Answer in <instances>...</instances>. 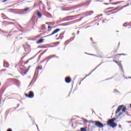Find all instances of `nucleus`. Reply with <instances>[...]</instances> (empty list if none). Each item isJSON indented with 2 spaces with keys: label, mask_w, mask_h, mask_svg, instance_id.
I'll return each mask as SVG.
<instances>
[{
  "label": "nucleus",
  "mask_w": 131,
  "mask_h": 131,
  "mask_svg": "<svg viewBox=\"0 0 131 131\" xmlns=\"http://www.w3.org/2000/svg\"><path fill=\"white\" fill-rule=\"evenodd\" d=\"M116 120V118H113V119H109L107 122V125H109L110 127L112 128H115L117 126L116 123L114 122L115 120Z\"/></svg>",
  "instance_id": "nucleus-1"
},
{
  "label": "nucleus",
  "mask_w": 131,
  "mask_h": 131,
  "mask_svg": "<svg viewBox=\"0 0 131 131\" xmlns=\"http://www.w3.org/2000/svg\"><path fill=\"white\" fill-rule=\"evenodd\" d=\"M90 123H95V126H96V127H98V128H103L104 127V125L103 123H102L101 122H100V121H94L92 120H90V121H89Z\"/></svg>",
  "instance_id": "nucleus-2"
},
{
  "label": "nucleus",
  "mask_w": 131,
  "mask_h": 131,
  "mask_svg": "<svg viewBox=\"0 0 131 131\" xmlns=\"http://www.w3.org/2000/svg\"><path fill=\"white\" fill-rule=\"evenodd\" d=\"M121 110H122L123 112H125L126 110V106H124V104H122L118 107L117 110L116 111L115 114H117V113L120 112Z\"/></svg>",
  "instance_id": "nucleus-3"
},
{
  "label": "nucleus",
  "mask_w": 131,
  "mask_h": 131,
  "mask_svg": "<svg viewBox=\"0 0 131 131\" xmlns=\"http://www.w3.org/2000/svg\"><path fill=\"white\" fill-rule=\"evenodd\" d=\"M25 95L27 98H33L34 97V93L33 91H30L29 94H25Z\"/></svg>",
  "instance_id": "nucleus-4"
},
{
  "label": "nucleus",
  "mask_w": 131,
  "mask_h": 131,
  "mask_svg": "<svg viewBox=\"0 0 131 131\" xmlns=\"http://www.w3.org/2000/svg\"><path fill=\"white\" fill-rule=\"evenodd\" d=\"M60 31V29H56V30H55L51 34L48 35H47V36H44L43 37L44 38H46V37H49V36H51L53 35H54L55 34H56L57 33H58V32H59Z\"/></svg>",
  "instance_id": "nucleus-5"
},
{
  "label": "nucleus",
  "mask_w": 131,
  "mask_h": 131,
  "mask_svg": "<svg viewBox=\"0 0 131 131\" xmlns=\"http://www.w3.org/2000/svg\"><path fill=\"white\" fill-rule=\"evenodd\" d=\"M64 81L67 83H70L72 81L71 78L70 77H67L66 79H64Z\"/></svg>",
  "instance_id": "nucleus-6"
},
{
  "label": "nucleus",
  "mask_w": 131,
  "mask_h": 131,
  "mask_svg": "<svg viewBox=\"0 0 131 131\" xmlns=\"http://www.w3.org/2000/svg\"><path fill=\"white\" fill-rule=\"evenodd\" d=\"M53 57H55V55H51V56H50L48 57H47L46 58V59H48L47 62H48L50 61V59L53 58Z\"/></svg>",
  "instance_id": "nucleus-7"
},
{
  "label": "nucleus",
  "mask_w": 131,
  "mask_h": 131,
  "mask_svg": "<svg viewBox=\"0 0 131 131\" xmlns=\"http://www.w3.org/2000/svg\"><path fill=\"white\" fill-rule=\"evenodd\" d=\"M114 62H115L116 63L118 64L120 68L121 69V70H123V67L120 63H118V62L116 60H114Z\"/></svg>",
  "instance_id": "nucleus-8"
},
{
  "label": "nucleus",
  "mask_w": 131,
  "mask_h": 131,
  "mask_svg": "<svg viewBox=\"0 0 131 131\" xmlns=\"http://www.w3.org/2000/svg\"><path fill=\"white\" fill-rule=\"evenodd\" d=\"M86 14L87 15L90 16V15L94 14V11H88L86 13Z\"/></svg>",
  "instance_id": "nucleus-9"
},
{
  "label": "nucleus",
  "mask_w": 131,
  "mask_h": 131,
  "mask_svg": "<svg viewBox=\"0 0 131 131\" xmlns=\"http://www.w3.org/2000/svg\"><path fill=\"white\" fill-rule=\"evenodd\" d=\"M44 41V39L43 38H40L38 41H37V43L39 44L40 43H42Z\"/></svg>",
  "instance_id": "nucleus-10"
},
{
  "label": "nucleus",
  "mask_w": 131,
  "mask_h": 131,
  "mask_svg": "<svg viewBox=\"0 0 131 131\" xmlns=\"http://www.w3.org/2000/svg\"><path fill=\"white\" fill-rule=\"evenodd\" d=\"M64 33H60L59 37V39H62L64 37Z\"/></svg>",
  "instance_id": "nucleus-11"
},
{
  "label": "nucleus",
  "mask_w": 131,
  "mask_h": 131,
  "mask_svg": "<svg viewBox=\"0 0 131 131\" xmlns=\"http://www.w3.org/2000/svg\"><path fill=\"white\" fill-rule=\"evenodd\" d=\"M47 28H46V25H42L41 26V30H46Z\"/></svg>",
  "instance_id": "nucleus-12"
},
{
  "label": "nucleus",
  "mask_w": 131,
  "mask_h": 131,
  "mask_svg": "<svg viewBox=\"0 0 131 131\" xmlns=\"http://www.w3.org/2000/svg\"><path fill=\"white\" fill-rule=\"evenodd\" d=\"M37 15L39 18H41L42 17V14L40 12H38L37 13Z\"/></svg>",
  "instance_id": "nucleus-13"
},
{
  "label": "nucleus",
  "mask_w": 131,
  "mask_h": 131,
  "mask_svg": "<svg viewBox=\"0 0 131 131\" xmlns=\"http://www.w3.org/2000/svg\"><path fill=\"white\" fill-rule=\"evenodd\" d=\"M31 67V66L29 67V68L26 70V71H25V72H24V74H26L29 71L30 68Z\"/></svg>",
  "instance_id": "nucleus-14"
},
{
  "label": "nucleus",
  "mask_w": 131,
  "mask_h": 131,
  "mask_svg": "<svg viewBox=\"0 0 131 131\" xmlns=\"http://www.w3.org/2000/svg\"><path fill=\"white\" fill-rule=\"evenodd\" d=\"M9 66V65L8 62H4V67H5V68H8Z\"/></svg>",
  "instance_id": "nucleus-15"
},
{
  "label": "nucleus",
  "mask_w": 131,
  "mask_h": 131,
  "mask_svg": "<svg viewBox=\"0 0 131 131\" xmlns=\"http://www.w3.org/2000/svg\"><path fill=\"white\" fill-rule=\"evenodd\" d=\"M86 128H87V127H81L80 128V130L81 131H86Z\"/></svg>",
  "instance_id": "nucleus-16"
},
{
  "label": "nucleus",
  "mask_w": 131,
  "mask_h": 131,
  "mask_svg": "<svg viewBox=\"0 0 131 131\" xmlns=\"http://www.w3.org/2000/svg\"><path fill=\"white\" fill-rule=\"evenodd\" d=\"M37 69L38 70H42V66H38Z\"/></svg>",
  "instance_id": "nucleus-17"
},
{
  "label": "nucleus",
  "mask_w": 131,
  "mask_h": 131,
  "mask_svg": "<svg viewBox=\"0 0 131 131\" xmlns=\"http://www.w3.org/2000/svg\"><path fill=\"white\" fill-rule=\"evenodd\" d=\"M79 15H74V16H69V17H70V18H74V17H77Z\"/></svg>",
  "instance_id": "nucleus-18"
},
{
  "label": "nucleus",
  "mask_w": 131,
  "mask_h": 131,
  "mask_svg": "<svg viewBox=\"0 0 131 131\" xmlns=\"http://www.w3.org/2000/svg\"><path fill=\"white\" fill-rule=\"evenodd\" d=\"M118 4H119V2H114V3H112V5H118Z\"/></svg>",
  "instance_id": "nucleus-19"
},
{
  "label": "nucleus",
  "mask_w": 131,
  "mask_h": 131,
  "mask_svg": "<svg viewBox=\"0 0 131 131\" xmlns=\"http://www.w3.org/2000/svg\"><path fill=\"white\" fill-rule=\"evenodd\" d=\"M87 76H89V75H86L84 78H83L79 82V84H81V81H82Z\"/></svg>",
  "instance_id": "nucleus-20"
},
{
  "label": "nucleus",
  "mask_w": 131,
  "mask_h": 131,
  "mask_svg": "<svg viewBox=\"0 0 131 131\" xmlns=\"http://www.w3.org/2000/svg\"><path fill=\"white\" fill-rule=\"evenodd\" d=\"M90 121H88V120H84V122L85 123H90ZM92 122H90L91 123Z\"/></svg>",
  "instance_id": "nucleus-21"
},
{
  "label": "nucleus",
  "mask_w": 131,
  "mask_h": 131,
  "mask_svg": "<svg viewBox=\"0 0 131 131\" xmlns=\"http://www.w3.org/2000/svg\"><path fill=\"white\" fill-rule=\"evenodd\" d=\"M116 56H125V54H119L116 55Z\"/></svg>",
  "instance_id": "nucleus-22"
},
{
  "label": "nucleus",
  "mask_w": 131,
  "mask_h": 131,
  "mask_svg": "<svg viewBox=\"0 0 131 131\" xmlns=\"http://www.w3.org/2000/svg\"><path fill=\"white\" fill-rule=\"evenodd\" d=\"M30 59H28V60H27L26 61H25L24 62L25 64H27L29 63Z\"/></svg>",
  "instance_id": "nucleus-23"
},
{
  "label": "nucleus",
  "mask_w": 131,
  "mask_h": 131,
  "mask_svg": "<svg viewBox=\"0 0 131 131\" xmlns=\"http://www.w3.org/2000/svg\"><path fill=\"white\" fill-rule=\"evenodd\" d=\"M48 28L49 29H50V30H52V27H51V26H49L48 27Z\"/></svg>",
  "instance_id": "nucleus-24"
},
{
  "label": "nucleus",
  "mask_w": 131,
  "mask_h": 131,
  "mask_svg": "<svg viewBox=\"0 0 131 131\" xmlns=\"http://www.w3.org/2000/svg\"><path fill=\"white\" fill-rule=\"evenodd\" d=\"M29 9V8H25V9H24V11H28V10Z\"/></svg>",
  "instance_id": "nucleus-25"
},
{
  "label": "nucleus",
  "mask_w": 131,
  "mask_h": 131,
  "mask_svg": "<svg viewBox=\"0 0 131 131\" xmlns=\"http://www.w3.org/2000/svg\"><path fill=\"white\" fill-rule=\"evenodd\" d=\"M8 0H3V1H2V3H6Z\"/></svg>",
  "instance_id": "nucleus-26"
},
{
  "label": "nucleus",
  "mask_w": 131,
  "mask_h": 131,
  "mask_svg": "<svg viewBox=\"0 0 131 131\" xmlns=\"http://www.w3.org/2000/svg\"><path fill=\"white\" fill-rule=\"evenodd\" d=\"M7 131H12V130L11 128H9L7 130Z\"/></svg>",
  "instance_id": "nucleus-27"
},
{
  "label": "nucleus",
  "mask_w": 131,
  "mask_h": 131,
  "mask_svg": "<svg viewBox=\"0 0 131 131\" xmlns=\"http://www.w3.org/2000/svg\"><path fill=\"white\" fill-rule=\"evenodd\" d=\"M111 9H112V7H110L109 8H107L106 10H110Z\"/></svg>",
  "instance_id": "nucleus-28"
},
{
  "label": "nucleus",
  "mask_w": 131,
  "mask_h": 131,
  "mask_svg": "<svg viewBox=\"0 0 131 131\" xmlns=\"http://www.w3.org/2000/svg\"><path fill=\"white\" fill-rule=\"evenodd\" d=\"M122 114H123V113H122V112H120V113H119V116L121 115Z\"/></svg>",
  "instance_id": "nucleus-29"
},
{
  "label": "nucleus",
  "mask_w": 131,
  "mask_h": 131,
  "mask_svg": "<svg viewBox=\"0 0 131 131\" xmlns=\"http://www.w3.org/2000/svg\"><path fill=\"white\" fill-rule=\"evenodd\" d=\"M8 80H13V79H8Z\"/></svg>",
  "instance_id": "nucleus-30"
},
{
  "label": "nucleus",
  "mask_w": 131,
  "mask_h": 131,
  "mask_svg": "<svg viewBox=\"0 0 131 131\" xmlns=\"http://www.w3.org/2000/svg\"><path fill=\"white\" fill-rule=\"evenodd\" d=\"M104 5H108L107 3H104Z\"/></svg>",
  "instance_id": "nucleus-31"
},
{
  "label": "nucleus",
  "mask_w": 131,
  "mask_h": 131,
  "mask_svg": "<svg viewBox=\"0 0 131 131\" xmlns=\"http://www.w3.org/2000/svg\"><path fill=\"white\" fill-rule=\"evenodd\" d=\"M126 7V6H123V7Z\"/></svg>",
  "instance_id": "nucleus-32"
},
{
  "label": "nucleus",
  "mask_w": 131,
  "mask_h": 131,
  "mask_svg": "<svg viewBox=\"0 0 131 131\" xmlns=\"http://www.w3.org/2000/svg\"><path fill=\"white\" fill-rule=\"evenodd\" d=\"M12 20V21H15V20H14V19H12V20Z\"/></svg>",
  "instance_id": "nucleus-33"
},
{
  "label": "nucleus",
  "mask_w": 131,
  "mask_h": 131,
  "mask_svg": "<svg viewBox=\"0 0 131 131\" xmlns=\"http://www.w3.org/2000/svg\"><path fill=\"white\" fill-rule=\"evenodd\" d=\"M92 39H93V38L91 37V40H92Z\"/></svg>",
  "instance_id": "nucleus-34"
},
{
  "label": "nucleus",
  "mask_w": 131,
  "mask_h": 131,
  "mask_svg": "<svg viewBox=\"0 0 131 131\" xmlns=\"http://www.w3.org/2000/svg\"><path fill=\"white\" fill-rule=\"evenodd\" d=\"M130 108H131V104H130Z\"/></svg>",
  "instance_id": "nucleus-35"
},
{
  "label": "nucleus",
  "mask_w": 131,
  "mask_h": 131,
  "mask_svg": "<svg viewBox=\"0 0 131 131\" xmlns=\"http://www.w3.org/2000/svg\"><path fill=\"white\" fill-rule=\"evenodd\" d=\"M1 83H0V86H1Z\"/></svg>",
  "instance_id": "nucleus-36"
},
{
  "label": "nucleus",
  "mask_w": 131,
  "mask_h": 131,
  "mask_svg": "<svg viewBox=\"0 0 131 131\" xmlns=\"http://www.w3.org/2000/svg\"><path fill=\"white\" fill-rule=\"evenodd\" d=\"M58 43H59V42H58Z\"/></svg>",
  "instance_id": "nucleus-37"
}]
</instances>
